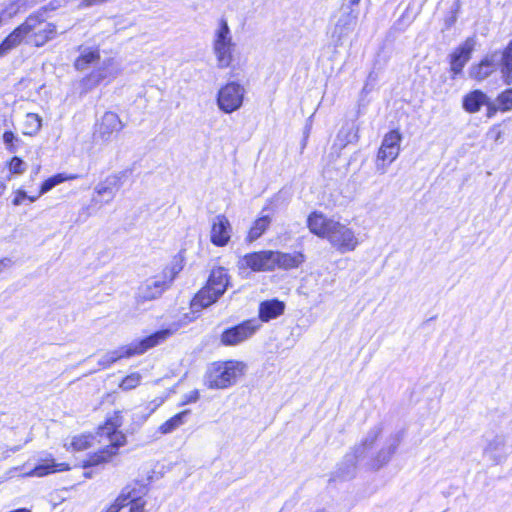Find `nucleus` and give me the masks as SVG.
I'll return each mask as SVG.
<instances>
[{"mask_svg":"<svg viewBox=\"0 0 512 512\" xmlns=\"http://www.w3.org/2000/svg\"><path fill=\"white\" fill-rule=\"evenodd\" d=\"M212 51L219 69L232 67L235 61L236 43L233 41L226 19L221 18L213 32Z\"/></svg>","mask_w":512,"mask_h":512,"instance_id":"nucleus-4","label":"nucleus"},{"mask_svg":"<svg viewBox=\"0 0 512 512\" xmlns=\"http://www.w3.org/2000/svg\"><path fill=\"white\" fill-rule=\"evenodd\" d=\"M124 127L119 116L111 111L105 112L98 124L97 133L99 137L107 141L114 133H119Z\"/></svg>","mask_w":512,"mask_h":512,"instance_id":"nucleus-15","label":"nucleus"},{"mask_svg":"<svg viewBox=\"0 0 512 512\" xmlns=\"http://www.w3.org/2000/svg\"><path fill=\"white\" fill-rule=\"evenodd\" d=\"M120 72V69L117 63L113 59L105 60L102 65L92 71L88 76H86L82 82L85 84H90V86H97L104 80H114Z\"/></svg>","mask_w":512,"mask_h":512,"instance_id":"nucleus-12","label":"nucleus"},{"mask_svg":"<svg viewBox=\"0 0 512 512\" xmlns=\"http://www.w3.org/2000/svg\"><path fill=\"white\" fill-rule=\"evenodd\" d=\"M476 44L477 41L474 36L468 37L449 55L450 71L452 72L453 79L462 73L463 68L471 59V55L476 47Z\"/></svg>","mask_w":512,"mask_h":512,"instance_id":"nucleus-10","label":"nucleus"},{"mask_svg":"<svg viewBox=\"0 0 512 512\" xmlns=\"http://www.w3.org/2000/svg\"><path fill=\"white\" fill-rule=\"evenodd\" d=\"M5 185L4 184H0V193H2L4 190H5Z\"/></svg>","mask_w":512,"mask_h":512,"instance_id":"nucleus-51","label":"nucleus"},{"mask_svg":"<svg viewBox=\"0 0 512 512\" xmlns=\"http://www.w3.org/2000/svg\"><path fill=\"white\" fill-rule=\"evenodd\" d=\"M229 284V276L223 267L214 268L208 278L206 287H209L212 291L223 295Z\"/></svg>","mask_w":512,"mask_h":512,"instance_id":"nucleus-18","label":"nucleus"},{"mask_svg":"<svg viewBox=\"0 0 512 512\" xmlns=\"http://www.w3.org/2000/svg\"><path fill=\"white\" fill-rule=\"evenodd\" d=\"M173 334V331L170 329H164L155 332L154 334L133 342L131 344H128V350L131 353V357L135 355H140L145 353L147 350L163 343L166 339H168Z\"/></svg>","mask_w":512,"mask_h":512,"instance_id":"nucleus-13","label":"nucleus"},{"mask_svg":"<svg viewBox=\"0 0 512 512\" xmlns=\"http://www.w3.org/2000/svg\"><path fill=\"white\" fill-rule=\"evenodd\" d=\"M259 328L260 325L255 320H247L224 330L220 341L224 346H237L250 339Z\"/></svg>","mask_w":512,"mask_h":512,"instance_id":"nucleus-8","label":"nucleus"},{"mask_svg":"<svg viewBox=\"0 0 512 512\" xmlns=\"http://www.w3.org/2000/svg\"><path fill=\"white\" fill-rule=\"evenodd\" d=\"M8 169L11 174L14 175H20L25 172L26 165L22 159L19 157H13L8 163H7Z\"/></svg>","mask_w":512,"mask_h":512,"instance_id":"nucleus-36","label":"nucleus"},{"mask_svg":"<svg viewBox=\"0 0 512 512\" xmlns=\"http://www.w3.org/2000/svg\"><path fill=\"white\" fill-rule=\"evenodd\" d=\"M402 136L398 130H392L386 134V159L394 161L400 153Z\"/></svg>","mask_w":512,"mask_h":512,"instance_id":"nucleus-26","label":"nucleus"},{"mask_svg":"<svg viewBox=\"0 0 512 512\" xmlns=\"http://www.w3.org/2000/svg\"><path fill=\"white\" fill-rule=\"evenodd\" d=\"M232 235V225L229 219L223 215H216L211 221L210 241L217 247L226 246Z\"/></svg>","mask_w":512,"mask_h":512,"instance_id":"nucleus-11","label":"nucleus"},{"mask_svg":"<svg viewBox=\"0 0 512 512\" xmlns=\"http://www.w3.org/2000/svg\"><path fill=\"white\" fill-rule=\"evenodd\" d=\"M273 260L275 268L293 269L299 267L305 261V256L301 252L283 253L273 251Z\"/></svg>","mask_w":512,"mask_h":512,"instance_id":"nucleus-17","label":"nucleus"},{"mask_svg":"<svg viewBox=\"0 0 512 512\" xmlns=\"http://www.w3.org/2000/svg\"><path fill=\"white\" fill-rule=\"evenodd\" d=\"M246 90L237 81H229L222 85L216 96V103L222 112L231 114L239 110L244 102Z\"/></svg>","mask_w":512,"mask_h":512,"instance_id":"nucleus-6","label":"nucleus"},{"mask_svg":"<svg viewBox=\"0 0 512 512\" xmlns=\"http://www.w3.org/2000/svg\"><path fill=\"white\" fill-rule=\"evenodd\" d=\"M237 266L240 270L250 269L254 272L272 271L275 269L273 251L265 250L248 253L238 260Z\"/></svg>","mask_w":512,"mask_h":512,"instance_id":"nucleus-9","label":"nucleus"},{"mask_svg":"<svg viewBox=\"0 0 512 512\" xmlns=\"http://www.w3.org/2000/svg\"><path fill=\"white\" fill-rule=\"evenodd\" d=\"M189 412V410H184L174 415L173 417H171L170 419H168L159 426V432L161 434H169L173 432L174 430H176L185 423V418L189 414Z\"/></svg>","mask_w":512,"mask_h":512,"instance_id":"nucleus-30","label":"nucleus"},{"mask_svg":"<svg viewBox=\"0 0 512 512\" xmlns=\"http://www.w3.org/2000/svg\"><path fill=\"white\" fill-rule=\"evenodd\" d=\"M381 466H382V463H380V462H379V463H377L376 465H374L373 467H374L375 469H380V468H381Z\"/></svg>","mask_w":512,"mask_h":512,"instance_id":"nucleus-50","label":"nucleus"},{"mask_svg":"<svg viewBox=\"0 0 512 512\" xmlns=\"http://www.w3.org/2000/svg\"><path fill=\"white\" fill-rule=\"evenodd\" d=\"M108 1L109 0H81L79 7L80 8H90L92 6L101 5Z\"/></svg>","mask_w":512,"mask_h":512,"instance_id":"nucleus-42","label":"nucleus"},{"mask_svg":"<svg viewBox=\"0 0 512 512\" xmlns=\"http://www.w3.org/2000/svg\"><path fill=\"white\" fill-rule=\"evenodd\" d=\"M220 296V294L205 286L192 299L191 307L194 311H199L215 303Z\"/></svg>","mask_w":512,"mask_h":512,"instance_id":"nucleus-22","label":"nucleus"},{"mask_svg":"<svg viewBox=\"0 0 512 512\" xmlns=\"http://www.w3.org/2000/svg\"><path fill=\"white\" fill-rule=\"evenodd\" d=\"M125 505L122 501H119V497L116 498L113 504H111L105 512H119Z\"/></svg>","mask_w":512,"mask_h":512,"instance_id":"nucleus-43","label":"nucleus"},{"mask_svg":"<svg viewBox=\"0 0 512 512\" xmlns=\"http://www.w3.org/2000/svg\"><path fill=\"white\" fill-rule=\"evenodd\" d=\"M271 223L269 216H262L256 219L248 232V240L250 242L257 240L263 235Z\"/></svg>","mask_w":512,"mask_h":512,"instance_id":"nucleus-31","label":"nucleus"},{"mask_svg":"<svg viewBox=\"0 0 512 512\" xmlns=\"http://www.w3.org/2000/svg\"><path fill=\"white\" fill-rule=\"evenodd\" d=\"M107 192L111 193L110 187H108V186L107 187L106 186H99V187H97V193L98 194L101 195V194H104V193H107Z\"/></svg>","mask_w":512,"mask_h":512,"instance_id":"nucleus-46","label":"nucleus"},{"mask_svg":"<svg viewBox=\"0 0 512 512\" xmlns=\"http://www.w3.org/2000/svg\"><path fill=\"white\" fill-rule=\"evenodd\" d=\"M129 512H144L146 502L144 500L131 501Z\"/></svg>","mask_w":512,"mask_h":512,"instance_id":"nucleus-40","label":"nucleus"},{"mask_svg":"<svg viewBox=\"0 0 512 512\" xmlns=\"http://www.w3.org/2000/svg\"><path fill=\"white\" fill-rule=\"evenodd\" d=\"M146 494V487L140 483H133L127 485L119 494V501H122L126 506L128 501L142 500V497Z\"/></svg>","mask_w":512,"mask_h":512,"instance_id":"nucleus-24","label":"nucleus"},{"mask_svg":"<svg viewBox=\"0 0 512 512\" xmlns=\"http://www.w3.org/2000/svg\"><path fill=\"white\" fill-rule=\"evenodd\" d=\"M382 147H383V144H382V145H381V147L379 148V154H381V152H382ZM380 157H381V156H380V155H378V158H379V159H380Z\"/></svg>","mask_w":512,"mask_h":512,"instance_id":"nucleus-52","label":"nucleus"},{"mask_svg":"<svg viewBox=\"0 0 512 512\" xmlns=\"http://www.w3.org/2000/svg\"><path fill=\"white\" fill-rule=\"evenodd\" d=\"M58 36L57 25L49 22L42 10L30 13L0 43V58L22 44L41 48Z\"/></svg>","mask_w":512,"mask_h":512,"instance_id":"nucleus-1","label":"nucleus"},{"mask_svg":"<svg viewBox=\"0 0 512 512\" xmlns=\"http://www.w3.org/2000/svg\"><path fill=\"white\" fill-rule=\"evenodd\" d=\"M123 412L116 410L106 418L105 422L98 427V442L105 447L91 455L84 466H94L108 462L113 456L117 455L118 449L127 442L125 434L119 430L123 425Z\"/></svg>","mask_w":512,"mask_h":512,"instance_id":"nucleus-2","label":"nucleus"},{"mask_svg":"<svg viewBox=\"0 0 512 512\" xmlns=\"http://www.w3.org/2000/svg\"><path fill=\"white\" fill-rule=\"evenodd\" d=\"M131 357V353L128 350L127 345L119 347L116 350L108 351L105 354L101 356L99 359V365L105 369L111 366L116 361L122 359V358H129Z\"/></svg>","mask_w":512,"mask_h":512,"instance_id":"nucleus-27","label":"nucleus"},{"mask_svg":"<svg viewBox=\"0 0 512 512\" xmlns=\"http://www.w3.org/2000/svg\"><path fill=\"white\" fill-rule=\"evenodd\" d=\"M336 222V220L326 217L323 213L312 212L307 218V227L314 235L328 240Z\"/></svg>","mask_w":512,"mask_h":512,"instance_id":"nucleus-14","label":"nucleus"},{"mask_svg":"<svg viewBox=\"0 0 512 512\" xmlns=\"http://www.w3.org/2000/svg\"><path fill=\"white\" fill-rule=\"evenodd\" d=\"M12 261L9 258H4L0 260V272L3 271V269L11 266Z\"/></svg>","mask_w":512,"mask_h":512,"instance_id":"nucleus-45","label":"nucleus"},{"mask_svg":"<svg viewBox=\"0 0 512 512\" xmlns=\"http://www.w3.org/2000/svg\"><path fill=\"white\" fill-rule=\"evenodd\" d=\"M30 202H35L38 199V196H27Z\"/></svg>","mask_w":512,"mask_h":512,"instance_id":"nucleus-49","label":"nucleus"},{"mask_svg":"<svg viewBox=\"0 0 512 512\" xmlns=\"http://www.w3.org/2000/svg\"><path fill=\"white\" fill-rule=\"evenodd\" d=\"M94 437L88 434H81L67 438L64 447L68 451H83L92 445Z\"/></svg>","mask_w":512,"mask_h":512,"instance_id":"nucleus-25","label":"nucleus"},{"mask_svg":"<svg viewBox=\"0 0 512 512\" xmlns=\"http://www.w3.org/2000/svg\"><path fill=\"white\" fill-rule=\"evenodd\" d=\"M76 178H77V176L74 174L59 173V174L53 175V176L49 177L48 179H46L42 183V185L40 186V189H39V196L46 194L51 189H53L55 186L65 182V181L74 180Z\"/></svg>","mask_w":512,"mask_h":512,"instance_id":"nucleus-29","label":"nucleus"},{"mask_svg":"<svg viewBox=\"0 0 512 512\" xmlns=\"http://www.w3.org/2000/svg\"><path fill=\"white\" fill-rule=\"evenodd\" d=\"M68 469L69 466L66 463H56L54 459H46L42 463L35 466L29 472H26L24 476L43 477L57 471H66Z\"/></svg>","mask_w":512,"mask_h":512,"instance_id":"nucleus-19","label":"nucleus"},{"mask_svg":"<svg viewBox=\"0 0 512 512\" xmlns=\"http://www.w3.org/2000/svg\"><path fill=\"white\" fill-rule=\"evenodd\" d=\"M484 106L487 108L486 115L488 118H492L498 111H500V108L497 107V102L495 100L490 101V98H488V103Z\"/></svg>","mask_w":512,"mask_h":512,"instance_id":"nucleus-39","label":"nucleus"},{"mask_svg":"<svg viewBox=\"0 0 512 512\" xmlns=\"http://www.w3.org/2000/svg\"><path fill=\"white\" fill-rule=\"evenodd\" d=\"M501 72L504 82L510 85L512 83V41L503 53Z\"/></svg>","mask_w":512,"mask_h":512,"instance_id":"nucleus-33","label":"nucleus"},{"mask_svg":"<svg viewBox=\"0 0 512 512\" xmlns=\"http://www.w3.org/2000/svg\"><path fill=\"white\" fill-rule=\"evenodd\" d=\"M3 142L4 144L7 146V149L10 151V152H15L16 151V147L14 145V141L17 139L16 136L14 135L13 132L11 131H6L4 132L3 134Z\"/></svg>","mask_w":512,"mask_h":512,"instance_id":"nucleus-38","label":"nucleus"},{"mask_svg":"<svg viewBox=\"0 0 512 512\" xmlns=\"http://www.w3.org/2000/svg\"><path fill=\"white\" fill-rule=\"evenodd\" d=\"M355 24L356 17L352 14H347L340 17L335 25L333 36L336 35L337 38L340 40L354 28Z\"/></svg>","mask_w":512,"mask_h":512,"instance_id":"nucleus-28","label":"nucleus"},{"mask_svg":"<svg viewBox=\"0 0 512 512\" xmlns=\"http://www.w3.org/2000/svg\"><path fill=\"white\" fill-rule=\"evenodd\" d=\"M494 130H496L494 140L495 141H499L501 139V137H502V132L500 130H497L496 127L492 128V131H494Z\"/></svg>","mask_w":512,"mask_h":512,"instance_id":"nucleus-48","label":"nucleus"},{"mask_svg":"<svg viewBox=\"0 0 512 512\" xmlns=\"http://www.w3.org/2000/svg\"><path fill=\"white\" fill-rule=\"evenodd\" d=\"M353 4L358 3L360 0H350Z\"/></svg>","mask_w":512,"mask_h":512,"instance_id":"nucleus-53","label":"nucleus"},{"mask_svg":"<svg viewBox=\"0 0 512 512\" xmlns=\"http://www.w3.org/2000/svg\"><path fill=\"white\" fill-rule=\"evenodd\" d=\"M286 305L278 299L262 301L259 304L258 316L262 322H268L281 316L285 311Z\"/></svg>","mask_w":512,"mask_h":512,"instance_id":"nucleus-16","label":"nucleus"},{"mask_svg":"<svg viewBox=\"0 0 512 512\" xmlns=\"http://www.w3.org/2000/svg\"><path fill=\"white\" fill-rule=\"evenodd\" d=\"M246 371L247 364L243 361L214 363L206 375L205 384L210 389H226L243 377Z\"/></svg>","mask_w":512,"mask_h":512,"instance_id":"nucleus-3","label":"nucleus"},{"mask_svg":"<svg viewBox=\"0 0 512 512\" xmlns=\"http://www.w3.org/2000/svg\"><path fill=\"white\" fill-rule=\"evenodd\" d=\"M117 180L118 178L116 176H111L106 180V182L111 186H115L117 184Z\"/></svg>","mask_w":512,"mask_h":512,"instance_id":"nucleus-47","label":"nucleus"},{"mask_svg":"<svg viewBox=\"0 0 512 512\" xmlns=\"http://www.w3.org/2000/svg\"><path fill=\"white\" fill-rule=\"evenodd\" d=\"M100 59V51L98 49L84 48L74 62V67L79 71L86 70L90 65L96 63Z\"/></svg>","mask_w":512,"mask_h":512,"instance_id":"nucleus-23","label":"nucleus"},{"mask_svg":"<svg viewBox=\"0 0 512 512\" xmlns=\"http://www.w3.org/2000/svg\"><path fill=\"white\" fill-rule=\"evenodd\" d=\"M14 195V199L12 200L14 206L21 205L23 200L27 198L26 192L21 189L16 190Z\"/></svg>","mask_w":512,"mask_h":512,"instance_id":"nucleus-41","label":"nucleus"},{"mask_svg":"<svg viewBox=\"0 0 512 512\" xmlns=\"http://www.w3.org/2000/svg\"><path fill=\"white\" fill-rule=\"evenodd\" d=\"M328 242L340 253L354 251L359 245V239L355 232L339 221L336 222L329 234Z\"/></svg>","mask_w":512,"mask_h":512,"instance_id":"nucleus-7","label":"nucleus"},{"mask_svg":"<svg viewBox=\"0 0 512 512\" xmlns=\"http://www.w3.org/2000/svg\"><path fill=\"white\" fill-rule=\"evenodd\" d=\"M141 382V375L139 373H131L130 375L126 376L121 383L119 384V387L122 390H131L136 388Z\"/></svg>","mask_w":512,"mask_h":512,"instance_id":"nucleus-35","label":"nucleus"},{"mask_svg":"<svg viewBox=\"0 0 512 512\" xmlns=\"http://www.w3.org/2000/svg\"><path fill=\"white\" fill-rule=\"evenodd\" d=\"M198 398H199V393H198V391H196V390H195V391H192V392L187 396V399H186V401H185V402H186V403H188V402H195V401H197V400H198Z\"/></svg>","mask_w":512,"mask_h":512,"instance_id":"nucleus-44","label":"nucleus"},{"mask_svg":"<svg viewBox=\"0 0 512 512\" xmlns=\"http://www.w3.org/2000/svg\"><path fill=\"white\" fill-rule=\"evenodd\" d=\"M488 96L481 90H474L463 98V109L468 113H477L481 107L488 103Z\"/></svg>","mask_w":512,"mask_h":512,"instance_id":"nucleus-20","label":"nucleus"},{"mask_svg":"<svg viewBox=\"0 0 512 512\" xmlns=\"http://www.w3.org/2000/svg\"><path fill=\"white\" fill-rule=\"evenodd\" d=\"M42 127V118L36 113H27L24 121L23 133L28 136H35Z\"/></svg>","mask_w":512,"mask_h":512,"instance_id":"nucleus-32","label":"nucleus"},{"mask_svg":"<svg viewBox=\"0 0 512 512\" xmlns=\"http://www.w3.org/2000/svg\"><path fill=\"white\" fill-rule=\"evenodd\" d=\"M500 112H508L512 110V89L501 92L495 99Z\"/></svg>","mask_w":512,"mask_h":512,"instance_id":"nucleus-34","label":"nucleus"},{"mask_svg":"<svg viewBox=\"0 0 512 512\" xmlns=\"http://www.w3.org/2000/svg\"><path fill=\"white\" fill-rule=\"evenodd\" d=\"M176 272L172 269H164L161 275L146 279L137 288L135 300L138 305H142L147 301L157 299L169 287Z\"/></svg>","mask_w":512,"mask_h":512,"instance_id":"nucleus-5","label":"nucleus"},{"mask_svg":"<svg viewBox=\"0 0 512 512\" xmlns=\"http://www.w3.org/2000/svg\"><path fill=\"white\" fill-rule=\"evenodd\" d=\"M493 57H486L480 63L472 65L469 69V77L478 82L489 77L495 70Z\"/></svg>","mask_w":512,"mask_h":512,"instance_id":"nucleus-21","label":"nucleus"},{"mask_svg":"<svg viewBox=\"0 0 512 512\" xmlns=\"http://www.w3.org/2000/svg\"><path fill=\"white\" fill-rule=\"evenodd\" d=\"M167 398H168V393H164L163 395L157 396V397L153 398L152 400H150L147 405V409H149V413L146 417L143 418V421H145L149 415L154 413L161 405H163L164 402L167 400Z\"/></svg>","mask_w":512,"mask_h":512,"instance_id":"nucleus-37","label":"nucleus"}]
</instances>
